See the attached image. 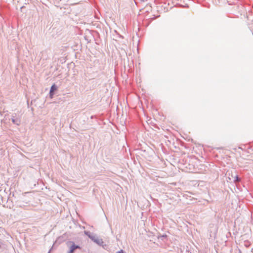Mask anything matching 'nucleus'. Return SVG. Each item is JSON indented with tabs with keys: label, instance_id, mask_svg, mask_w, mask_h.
<instances>
[{
	"label": "nucleus",
	"instance_id": "obj_6",
	"mask_svg": "<svg viewBox=\"0 0 253 253\" xmlns=\"http://www.w3.org/2000/svg\"><path fill=\"white\" fill-rule=\"evenodd\" d=\"M84 233L88 236V235H91L90 233L88 231H84Z\"/></svg>",
	"mask_w": 253,
	"mask_h": 253
},
{
	"label": "nucleus",
	"instance_id": "obj_8",
	"mask_svg": "<svg viewBox=\"0 0 253 253\" xmlns=\"http://www.w3.org/2000/svg\"><path fill=\"white\" fill-rule=\"evenodd\" d=\"M1 248V245H0V248Z\"/></svg>",
	"mask_w": 253,
	"mask_h": 253
},
{
	"label": "nucleus",
	"instance_id": "obj_1",
	"mask_svg": "<svg viewBox=\"0 0 253 253\" xmlns=\"http://www.w3.org/2000/svg\"><path fill=\"white\" fill-rule=\"evenodd\" d=\"M88 237L99 245H101L103 243L102 239L98 238L94 235H88Z\"/></svg>",
	"mask_w": 253,
	"mask_h": 253
},
{
	"label": "nucleus",
	"instance_id": "obj_4",
	"mask_svg": "<svg viewBox=\"0 0 253 253\" xmlns=\"http://www.w3.org/2000/svg\"><path fill=\"white\" fill-rule=\"evenodd\" d=\"M56 89H57V86L55 84H53L50 88V92H49L50 96L51 97H52V96L53 95L54 92Z\"/></svg>",
	"mask_w": 253,
	"mask_h": 253
},
{
	"label": "nucleus",
	"instance_id": "obj_9",
	"mask_svg": "<svg viewBox=\"0 0 253 253\" xmlns=\"http://www.w3.org/2000/svg\"><path fill=\"white\" fill-rule=\"evenodd\" d=\"M48 253H49V252H48Z\"/></svg>",
	"mask_w": 253,
	"mask_h": 253
},
{
	"label": "nucleus",
	"instance_id": "obj_2",
	"mask_svg": "<svg viewBox=\"0 0 253 253\" xmlns=\"http://www.w3.org/2000/svg\"><path fill=\"white\" fill-rule=\"evenodd\" d=\"M16 114H13L12 115L11 121L12 123L17 126H19L21 123V120L19 118H16Z\"/></svg>",
	"mask_w": 253,
	"mask_h": 253
},
{
	"label": "nucleus",
	"instance_id": "obj_7",
	"mask_svg": "<svg viewBox=\"0 0 253 253\" xmlns=\"http://www.w3.org/2000/svg\"><path fill=\"white\" fill-rule=\"evenodd\" d=\"M142 0V1H145V0Z\"/></svg>",
	"mask_w": 253,
	"mask_h": 253
},
{
	"label": "nucleus",
	"instance_id": "obj_3",
	"mask_svg": "<svg viewBox=\"0 0 253 253\" xmlns=\"http://www.w3.org/2000/svg\"><path fill=\"white\" fill-rule=\"evenodd\" d=\"M71 243L72 245L70 247V251L68 253H73L76 249L80 248V246L75 245L73 242H71Z\"/></svg>",
	"mask_w": 253,
	"mask_h": 253
},
{
	"label": "nucleus",
	"instance_id": "obj_5",
	"mask_svg": "<svg viewBox=\"0 0 253 253\" xmlns=\"http://www.w3.org/2000/svg\"><path fill=\"white\" fill-rule=\"evenodd\" d=\"M239 180V178L238 177V176H236L235 177V180H234V181H238Z\"/></svg>",
	"mask_w": 253,
	"mask_h": 253
}]
</instances>
